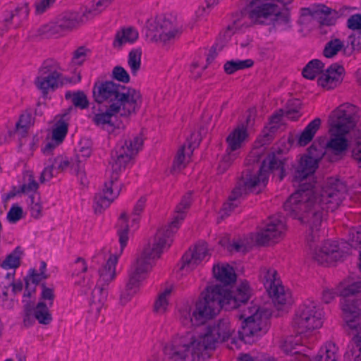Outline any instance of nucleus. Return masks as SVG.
<instances>
[{
  "label": "nucleus",
  "instance_id": "40",
  "mask_svg": "<svg viewBox=\"0 0 361 361\" xmlns=\"http://www.w3.org/2000/svg\"><path fill=\"white\" fill-rule=\"evenodd\" d=\"M253 64L254 62L251 59L231 60L225 63L224 69L227 74L231 75L237 71L250 68L253 66Z\"/></svg>",
  "mask_w": 361,
  "mask_h": 361
},
{
  "label": "nucleus",
  "instance_id": "49",
  "mask_svg": "<svg viewBox=\"0 0 361 361\" xmlns=\"http://www.w3.org/2000/svg\"><path fill=\"white\" fill-rule=\"evenodd\" d=\"M352 156L361 167V131L353 130Z\"/></svg>",
  "mask_w": 361,
  "mask_h": 361
},
{
  "label": "nucleus",
  "instance_id": "41",
  "mask_svg": "<svg viewBox=\"0 0 361 361\" xmlns=\"http://www.w3.org/2000/svg\"><path fill=\"white\" fill-rule=\"evenodd\" d=\"M142 50L137 48L131 50L128 56V65L133 75H137L141 68Z\"/></svg>",
  "mask_w": 361,
  "mask_h": 361
},
{
  "label": "nucleus",
  "instance_id": "36",
  "mask_svg": "<svg viewBox=\"0 0 361 361\" xmlns=\"http://www.w3.org/2000/svg\"><path fill=\"white\" fill-rule=\"evenodd\" d=\"M138 38L137 31L132 27L123 28L118 32L114 42V47H120L123 44L134 42Z\"/></svg>",
  "mask_w": 361,
  "mask_h": 361
},
{
  "label": "nucleus",
  "instance_id": "46",
  "mask_svg": "<svg viewBox=\"0 0 361 361\" xmlns=\"http://www.w3.org/2000/svg\"><path fill=\"white\" fill-rule=\"evenodd\" d=\"M344 46V43L339 39H332L326 44L323 51L324 56L326 58H332L336 56Z\"/></svg>",
  "mask_w": 361,
  "mask_h": 361
},
{
  "label": "nucleus",
  "instance_id": "38",
  "mask_svg": "<svg viewBox=\"0 0 361 361\" xmlns=\"http://www.w3.org/2000/svg\"><path fill=\"white\" fill-rule=\"evenodd\" d=\"M324 64L319 59H313L307 63L302 70V75L309 80H313L319 74L322 73Z\"/></svg>",
  "mask_w": 361,
  "mask_h": 361
},
{
  "label": "nucleus",
  "instance_id": "6",
  "mask_svg": "<svg viewBox=\"0 0 361 361\" xmlns=\"http://www.w3.org/2000/svg\"><path fill=\"white\" fill-rule=\"evenodd\" d=\"M361 291V281H344L338 287L341 297L342 317L348 334L352 336L350 348L345 355V361H361V300L354 295Z\"/></svg>",
  "mask_w": 361,
  "mask_h": 361
},
{
  "label": "nucleus",
  "instance_id": "1",
  "mask_svg": "<svg viewBox=\"0 0 361 361\" xmlns=\"http://www.w3.org/2000/svg\"><path fill=\"white\" fill-rule=\"evenodd\" d=\"M346 194L345 183L330 178L320 188H313L310 185L302 186L285 202V210L308 228L306 240L310 247L320 237L324 213L336 209L345 198Z\"/></svg>",
  "mask_w": 361,
  "mask_h": 361
},
{
  "label": "nucleus",
  "instance_id": "7",
  "mask_svg": "<svg viewBox=\"0 0 361 361\" xmlns=\"http://www.w3.org/2000/svg\"><path fill=\"white\" fill-rule=\"evenodd\" d=\"M283 159L280 153L269 155L262 162L260 169L257 171H246L242 176L239 185L236 186L229 196L221 210V216H228L230 212L236 207L239 203V198L244 194L250 192L259 193L262 191L268 182L269 171L277 173L279 180H281L284 176Z\"/></svg>",
  "mask_w": 361,
  "mask_h": 361
},
{
  "label": "nucleus",
  "instance_id": "27",
  "mask_svg": "<svg viewBox=\"0 0 361 361\" xmlns=\"http://www.w3.org/2000/svg\"><path fill=\"white\" fill-rule=\"evenodd\" d=\"M133 158L127 154L124 149L116 147L114 154L111 155V166L113 175H117L123 172L126 169L130 167L133 164Z\"/></svg>",
  "mask_w": 361,
  "mask_h": 361
},
{
  "label": "nucleus",
  "instance_id": "63",
  "mask_svg": "<svg viewBox=\"0 0 361 361\" xmlns=\"http://www.w3.org/2000/svg\"><path fill=\"white\" fill-rule=\"evenodd\" d=\"M348 27L351 30L361 29V15L355 14L350 16L347 22Z\"/></svg>",
  "mask_w": 361,
  "mask_h": 361
},
{
  "label": "nucleus",
  "instance_id": "18",
  "mask_svg": "<svg viewBox=\"0 0 361 361\" xmlns=\"http://www.w3.org/2000/svg\"><path fill=\"white\" fill-rule=\"evenodd\" d=\"M260 277L275 305H283L290 302V293L282 285L276 270L264 268L261 271Z\"/></svg>",
  "mask_w": 361,
  "mask_h": 361
},
{
  "label": "nucleus",
  "instance_id": "24",
  "mask_svg": "<svg viewBox=\"0 0 361 361\" xmlns=\"http://www.w3.org/2000/svg\"><path fill=\"white\" fill-rule=\"evenodd\" d=\"M338 247L336 243L325 241L313 251V257L320 264H329L336 261L339 257Z\"/></svg>",
  "mask_w": 361,
  "mask_h": 361
},
{
  "label": "nucleus",
  "instance_id": "12",
  "mask_svg": "<svg viewBox=\"0 0 361 361\" xmlns=\"http://www.w3.org/2000/svg\"><path fill=\"white\" fill-rule=\"evenodd\" d=\"M147 37L150 41L169 46L179 38L181 26L176 19L171 16H158L148 20Z\"/></svg>",
  "mask_w": 361,
  "mask_h": 361
},
{
  "label": "nucleus",
  "instance_id": "9",
  "mask_svg": "<svg viewBox=\"0 0 361 361\" xmlns=\"http://www.w3.org/2000/svg\"><path fill=\"white\" fill-rule=\"evenodd\" d=\"M248 2V18L254 23L269 25L276 27H289V16L281 12L276 3L279 0H247Z\"/></svg>",
  "mask_w": 361,
  "mask_h": 361
},
{
  "label": "nucleus",
  "instance_id": "10",
  "mask_svg": "<svg viewBox=\"0 0 361 361\" xmlns=\"http://www.w3.org/2000/svg\"><path fill=\"white\" fill-rule=\"evenodd\" d=\"M255 120V116L249 114L245 120H242L228 135L226 154L218 166L220 173L225 172L239 157L240 149L248 138L249 131L254 126Z\"/></svg>",
  "mask_w": 361,
  "mask_h": 361
},
{
  "label": "nucleus",
  "instance_id": "19",
  "mask_svg": "<svg viewBox=\"0 0 361 361\" xmlns=\"http://www.w3.org/2000/svg\"><path fill=\"white\" fill-rule=\"evenodd\" d=\"M87 21V18L84 16V12L82 15L76 12H66L61 15L55 22L44 25L41 28V32L48 37L58 36Z\"/></svg>",
  "mask_w": 361,
  "mask_h": 361
},
{
  "label": "nucleus",
  "instance_id": "22",
  "mask_svg": "<svg viewBox=\"0 0 361 361\" xmlns=\"http://www.w3.org/2000/svg\"><path fill=\"white\" fill-rule=\"evenodd\" d=\"M209 257L207 245L200 243L193 248L190 249L182 257L180 269L182 274H187L195 269L202 261Z\"/></svg>",
  "mask_w": 361,
  "mask_h": 361
},
{
  "label": "nucleus",
  "instance_id": "16",
  "mask_svg": "<svg viewBox=\"0 0 361 361\" xmlns=\"http://www.w3.org/2000/svg\"><path fill=\"white\" fill-rule=\"evenodd\" d=\"M302 342V338L299 336L294 337L291 336L288 338L281 348L286 353H292L294 357L290 361H310L309 357L305 354L299 353L296 350V347L300 345ZM338 349L334 343H326L324 346L321 348L318 355L312 361H337Z\"/></svg>",
  "mask_w": 361,
  "mask_h": 361
},
{
  "label": "nucleus",
  "instance_id": "8",
  "mask_svg": "<svg viewBox=\"0 0 361 361\" xmlns=\"http://www.w3.org/2000/svg\"><path fill=\"white\" fill-rule=\"evenodd\" d=\"M286 233V226L283 220L279 216H272L268 220L264 228L251 238L238 239L232 243L221 240L219 243L231 252H245L251 247L254 243L258 245H265L269 242H278L283 239Z\"/></svg>",
  "mask_w": 361,
  "mask_h": 361
},
{
  "label": "nucleus",
  "instance_id": "21",
  "mask_svg": "<svg viewBox=\"0 0 361 361\" xmlns=\"http://www.w3.org/2000/svg\"><path fill=\"white\" fill-rule=\"evenodd\" d=\"M121 190V183L118 176L111 174L110 179L105 182L102 190L95 195L93 204L94 212L101 213L108 208L118 197Z\"/></svg>",
  "mask_w": 361,
  "mask_h": 361
},
{
  "label": "nucleus",
  "instance_id": "3",
  "mask_svg": "<svg viewBox=\"0 0 361 361\" xmlns=\"http://www.w3.org/2000/svg\"><path fill=\"white\" fill-rule=\"evenodd\" d=\"M251 290L247 282L240 283L235 291L231 292L217 284L209 283L197 300L192 304H183L178 310V318L185 326H200L214 317L221 308L235 309L248 300Z\"/></svg>",
  "mask_w": 361,
  "mask_h": 361
},
{
  "label": "nucleus",
  "instance_id": "52",
  "mask_svg": "<svg viewBox=\"0 0 361 361\" xmlns=\"http://www.w3.org/2000/svg\"><path fill=\"white\" fill-rule=\"evenodd\" d=\"M89 50L84 47H80L73 53L71 64L73 66H81L86 60Z\"/></svg>",
  "mask_w": 361,
  "mask_h": 361
},
{
  "label": "nucleus",
  "instance_id": "20",
  "mask_svg": "<svg viewBox=\"0 0 361 361\" xmlns=\"http://www.w3.org/2000/svg\"><path fill=\"white\" fill-rule=\"evenodd\" d=\"M324 154L323 147L321 146L317 147L315 143H313L308 149L307 154L301 157L299 165L295 172L294 181L301 182L313 175Z\"/></svg>",
  "mask_w": 361,
  "mask_h": 361
},
{
  "label": "nucleus",
  "instance_id": "47",
  "mask_svg": "<svg viewBox=\"0 0 361 361\" xmlns=\"http://www.w3.org/2000/svg\"><path fill=\"white\" fill-rule=\"evenodd\" d=\"M108 6L102 0H94L92 6L84 11V16L88 21L99 15Z\"/></svg>",
  "mask_w": 361,
  "mask_h": 361
},
{
  "label": "nucleus",
  "instance_id": "25",
  "mask_svg": "<svg viewBox=\"0 0 361 361\" xmlns=\"http://www.w3.org/2000/svg\"><path fill=\"white\" fill-rule=\"evenodd\" d=\"M50 164L44 167L41 173L40 181L44 183L51 180L59 173L68 170L71 166V161L66 157L60 155L53 159L49 160Z\"/></svg>",
  "mask_w": 361,
  "mask_h": 361
},
{
  "label": "nucleus",
  "instance_id": "58",
  "mask_svg": "<svg viewBox=\"0 0 361 361\" xmlns=\"http://www.w3.org/2000/svg\"><path fill=\"white\" fill-rule=\"evenodd\" d=\"M61 141H56L54 137L48 136L46 139L44 146L42 148V152L44 154H49L54 149L61 145Z\"/></svg>",
  "mask_w": 361,
  "mask_h": 361
},
{
  "label": "nucleus",
  "instance_id": "32",
  "mask_svg": "<svg viewBox=\"0 0 361 361\" xmlns=\"http://www.w3.org/2000/svg\"><path fill=\"white\" fill-rule=\"evenodd\" d=\"M307 11L322 25H330L334 23V19L331 16V10L323 4L313 5Z\"/></svg>",
  "mask_w": 361,
  "mask_h": 361
},
{
  "label": "nucleus",
  "instance_id": "59",
  "mask_svg": "<svg viewBox=\"0 0 361 361\" xmlns=\"http://www.w3.org/2000/svg\"><path fill=\"white\" fill-rule=\"evenodd\" d=\"M56 0H37L35 2V13L42 14L51 8Z\"/></svg>",
  "mask_w": 361,
  "mask_h": 361
},
{
  "label": "nucleus",
  "instance_id": "60",
  "mask_svg": "<svg viewBox=\"0 0 361 361\" xmlns=\"http://www.w3.org/2000/svg\"><path fill=\"white\" fill-rule=\"evenodd\" d=\"M23 209L18 205H13L7 214L10 222L15 223L22 218Z\"/></svg>",
  "mask_w": 361,
  "mask_h": 361
},
{
  "label": "nucleus",
  "instance_id": "17",
  "mask_svg": "<svg viewBox=\"0 0 361 361\" xmlns=\"http://www.w3.org/2000/svg\"><path fill=\"white\" fill-rule=\"evenodd\" d=\"M61 68L58 62L52 59L44 61L38 71L35 84L44 94L49 90H54L59 86L61 74Z\"/></svg>",
  "mask_w": 361,
  "mask_h": 361
},
{
  "label": "nucleus",
  "instance_id": "28",
  "mask_svg": "<svg viewBox=\"0 0 361 361\" xmlns=\"http://www.w3.org/2000/svg\"><path fill=\"white\" fill-rule=\"evenodd\" d=\"M67 116L68 114H57L51 122L50 136L56 141L63 142L66 137L70 122Z\"/></svg>",
  "mask_w": 361,
  "mask_h": 361
},
{
  "label": "nucleus",
  "instance_id": "48",
  "mask_svg": "<svg viewBox=\"0 0 361 361\" xmlns=\"http://www.w3.org/2000/svg\"><path fill=\"white\" fill-rule=\"evenodd\" d=\"M28 13L29 9L27 4H24L22 6L17 7L15 11L10 14L9 18H6V20H10L15 24L18 25L20 22L27 18Z\"/></svg>",
  "mask_w": 361,
  "mask_h": 361
},
{
  "label": "nucleus",
  "instance_id": "14",
  "mask_svg": "<svg viewBox=\"0 0 361 361\" xmlns=\"http://www.w3.org/2000/svg\"><path fill=\"white\" fill-rule=\"evenodd\" d=\"M238 317L242 323L238 335L242 341H247L246 339L250 338H258L267 331L266 317L257 305L251 304L244 307Z\"/></svg>",
  "mask_w": 361,
  "mask_h": 361
},
{
  "label": "nucleus",
  "instance_id": "31",
  "mask_svg": "<svg viewBox=\"0 0 361 361\" xmlns=\"http://www.w3.org/2000/svg\"><path fill=\"white\" fill-rule=\"evenodd\" d=\"M172 290L173 287L169 286L159 291L153 307V310L156 314L163 315L169 311Z\"/></svg>",
  "mask_w": 361,
  "mask_h": 361
},
{
  "label": "nucleus",
  "instance_id": "5",
  "mask_svg": "<svg viewBox=\"0 0 361 361\" xmlns=\"http://www.w3.org/2000/svg\"><path fill=\"white\" fill-rule=\"evenodd\" d=\"M92 97L100 113H134L142 103L139 90L126 87L113 81L97 82L92 89Z\"/></svg>",
  "mask_w": 361,
  "mask_h": 361
},
{
  "label": "nucleus",
  "instance_id": "44",
  "mask_svg": "<svg viewBox=\"0 0 361 361\" xmlns=\"http://www.w3.org/2000/svg\"><path fill=\"white\" fill-rule=\"evenodd\" d=\"M35 122L34 118L32 114H21L18 121L16 125V130L17 133L24 137L27 130L33 126Z\"/></svg>",
  "mask_w": 361,
  "mask_h": 361
},
{
  "label": "nucleus",
  "instance_id": "33",
  "mask_svg": "<svg viewBox=\"0 0 361 361\" xmlns=\"http://www.w3.org/2000/svg\"><path fill=\"white\" fill-rule=\"evenodd\" d=\"M192 151L193 149L191 145H184L182 146L178 149L174 159L172 170L176 172L184 169L187 164L190 161Z\"/></svg>",
  "mask_w": 361,
  "mask_h": 361
},
{
  "label": "nucleus",
  "instance_id": "2",
  "mask_svg": "<svg viewBox=\"0 0 361 361\" xmlns=\"http://www.w3.org/2000/svg\"><path fill=\"white\" fill-rule=\"evenodd\" d=\"M237 334L235 326L228 319H219L208 325L203 334L189 331L176 335L164 345V355L170 361H185L190 355L199 357L204 350L228 341L230 349H239L242 339Z\"/></svg>",
  "mask_w": 361,
  "mask_h": 361
},
{
  "label": "nucleus",
  "instance_id": "51",
  "mask_svg": "<svg viewBox=\"0 0 361 361\" xmlns=\"http://www.w3.org/2000/svg\"><path fill=\"white\" fill-rule=\"evenodd\" d=\"M284 114H273L269 120L268 128L271 133L281 129L285 126Z\"/></svg>",
  "mask_w": 361,
  "mask_h": 361
},
{
  "label": "nucleus",
  "instance_id": "34",
  "mask_svg": "<svg viewBox=\"0 0 361 361\" xmlns=\"http://www.w3.org/2000/svg\"><path fill=\"white\" fill-rule=\"evenodd\" d=\"M109 288L97 283L92 292L91 305L97 312L101 311L107 300Z\"/></svg>",
  "mask_w": 361,
  "mask_h": 361
},
{
  "label": "nucleus",
  "instance_id": "26",
  "mask_svg": "<svg viewBox=\"0 0 361 361\" xmlns=\"http://www.w3.org/2000/svg\"><path fill=\"white\" fill-rule=\"evenodd\" d=\"M343 72V66L334 63L329 66L325 72L322 73L317 82L319 85L324 88L332 89L341 82Z\"/></svg>",
  "mask_w": 361,
  "mask_h": 361
},
{
  "label": "nucleus",
  "instance_id": "45",
  "mask_svg": "<svg viewBox=\"0 0 361 361\" xmlns=\"http://www.w3.org/2000/svg\"><path fill=\"white\" fill-rule=\"evenodd\" d=\"M27 202L31 216L35 219L39 218L42 212V205L39 194L34 193L30 195Z\"/></svg>",
  "mask_w": 361,
  "mask_h": 361
},
{
  "label": "nucleus",
  "instance_id": "4",
  "mask_svg": "<svg viewBox=\"0 0 361 361\" xmlns=\"http://www.w3.org/2000/svg\"><path fill=\"white\" fill-rule=\"evenodd\" d=\"M191 203V194L183 197L176 206L171 223L166 227L159 229L155 235L153 244L147 245L141 255L132 265L129 271V279L125 292L121 295V300L128 302L139 290L142 282L151 271L154 261L160 257L164 250L169 248L172 243V236L176 233Z\"/></svg>",
  "mask_w": 361,
  "mask_h": 361
},
{
  "label": "nucleus",
  "instance_id": "39",
  "mask_svg": "<svg viewBox=\"0 0 361 361\" xmlns=\"http://www.w3.org/2000/svg\"><path fill=\"white\" fill-rule=\"evenodd\" d=\"M66 99H69L71 102L80 110L87 109L89 106V100L87 95L82 91L67 92L65 94Z\"/></svg>",
  "mask_w": 361,
  "mask_h": 361
},
{
  "label": "nucleus",
  "instance_id": "35",
  "mask_svg": "<svg viewBox=\"0 0 361 361\" xmlns=\"http://www.w3.org/2000/svg\"><path fill=\"white\" fill-rule=\"evenodd\" d=\"M321 125V120L318 118L312 121L300 134L298 143L300 146H305L312 141Z\"/></svg>",
  "mask_w": 361,
  "mask_h": 361
},
{
  "label": "nucleus",
  "instance_id": "23",
  "mask_svg": "<svg viewBox=\"0 0 361 361\" xmlns=\"http://www.w3.org/2000/svg\"><path fill=\"white\" fill-rule=\"evenodd\" d=\"M94 123L109 133L125 128L129 121L128 114H94Z\"/></svg>",
  "mask_w": 361,
  "mask_h": 361
},
{
  "label": "nucleus",
  "instance_id": "53",
  "mask_svg": "<svg viewBox=\"0 0 361 361\" xmlns=\"http://www.w3.org/2000/svg\"><path fill=\"white\" fill-rule=\"evenodd\" d=\"M80 158H78V157L75 159H71V166L68 168V170L72 173L76 174L81 180L85 178V173H84V165L82 164V161L80 160Z\"/></svg>",
  "mask_w": 361,
  "mask_h": 361
},
{
  "label": "nucleus",
  "instance_id": "30",
  "mask_svg": "<svg viewBox=\"0 0 361 361\" xmlns=\"http://www.w3.org/2000/svg\"><path fill=\"white\" fill-rule=\"evenodd\" d=\"M214 278L219 282L230 285L236 280V274L233 267L226 263H218L213 267Z\"/></svg>",
  "mask_w": 361,
  "mask_h": 361
},
{
  "label": "nucleus",
  "instance_id": "64",
  "mask_svg": "<svg viewBox=\"0 0 361 361\" xmlns=\"http://www.w3.org/2000/svg\"><path fill=\"white\" fill-rule=\"evenodd\" d=\"M147 202V197L142 196L140 197L137 201L136 202L133 210V214L134 216H140L141 213L144 211Z\"/></svg>",
  "mask_w": 361,
  "mask_h": 361
},
{
  "label": "nucleus",
  "instance_id": "55",
  "mask_svg": "<svg viewBox=\"0 0 361 361\" xmlns=\"http://www.w3.org/2000/svg\"><path fill=\"white\" fill-rule=\"evenodd\" d=\"M113 78L121 82L128 83L130 82V75L121 66H116L112 71Z\"/></svg>",
  "mask_w": 361,
  "mask_h": 361
},
{
  "label": "nucleus",
  "instance_id": "54",
  "mask_svg": "<svg viewBox=\"0 0 361 361\" xmlns=\"http://www.w3.org/2000/svg\"><path fill=\"white\" fill-rule=\"evenodd\" d=\"M14 273H7L5 276H0V292L6 296L8 290L13 284Z\"/></svg>",
  "mask_w": 361,
  "mask_h": 361
},
{
  "label": "nucleus",
  "instance_id": "62",
  "mask_svg": "<svg viewBox=\"0 0 361 361\" xmlns=\"http://www.w3.org/2000/svg\"><path fill=\"white\" fill-rule=\"evenodd\" d=\"M300 111H304V108L300 99H291L288 101L285 113H298Z\"/></svg>",
  "mask_w": 361,
  "mask_h": 361
},
{
  "label": "nucleus",
  "instance_id": "42",
  "mask_svg": "<svg viewBox=\"0 0 361 361\" xmlns=\"http://www.w3.org/2000/svg\"><path fill=\"white\" fill-rule=\"evenodd\" d=\"M49 305L44 302H39L34 310L35 318L42 324H48L51 320V314L49 311Z\"/></svg>",
  "mask_w": 361,
  "mask_h": 361
},
{
  "label": "nucleus",
  "instance_id": "50",
  "mask_svg": "<svg viewBox=\"0 0 361 361\" xmlns=\"http://www.w3.org/2000/svg\"><path fill=\"white\" fill-rule=\"evenodd\" d=\"M92 142L89 139H82L79 143V149L78 151V158H83L85 159L89 158L92 154Z\"/></svg>",
  "mask_w": 361,
  "mask_h": 361
},
{
  "label": "nucleus",
  "instance_id": "57",
  "mask_svg": "<svg viewBox=\"0 0 361 361\" xmlns=\"http://www.w3.org/2000/svg\"><path fill=\"white\" fill-rule=\"evenodd\" d=\"M348 241L350 247L355 249L361 247V228L359 230L353 229L350 231Z\"/></svg>",
  "mask_w": 361,
  "mask_h": 361
},
{
  "label": "nucleus",
  "instance_id": "15",
  "mask_svg": "<svg viewBox=\"0 0 361 361\" xmlns=\"http://www.w3.org/2000/svg\"><path fill=\"white\" fill-rule=\"evenodd\" d=\"M323 322L322 310L315 302L309 301L298 307L292 324L298 334H304L321 328Z\"/></svg>",
  "mask_w": 361,
  "mask_h": 361
},
{
  "label": "nucleus",
  "instance_id": "61",
  "mask_svg": "<svg viewBox=\"0 0 361 361\" xmlns=\"http://www.w3.org/2000/svg\"><path fill=\"white\" fill-rule=\"evenodd\" d=\"M359 111H361L360 107L346 102L338 106L333 113H358Z\"/></svg>",
  "mask_w": 361,
  "mask_h": 361
},
{
  "label": "nucleus",
  "instance_id": "13",
  "mask_svg": "<svg viewBox=\"0 0 361 361\" xmlns=\"http://www.w3.org/2000/svg\"><path fill=\"white\" fill-rule=\"evenodd\" d=\"M329 123L330 138L326 147L339 154L349 146L345 135L355 130V121L350 114H333L329 117Z\"/></svg>",
  "mask_w": 361,
  "mask_h": 361
},
{
  "label": "nucleus",
  "instance_id": "43",
  "mask_svg": "<svg viewBox=\"0 0 361 361\" xmlns=\"http://www.w3.org/2000/svg\"><path fill=\"white\" fill-rule=\"evenodd\" d=\"M23 250L16 247L11 254H9L1 263V267L4 269H16L20 264V259L23 256Z\"/></svg>",
  "mask_w": 361,
  "mask_h": 361
},
{
  "label": "nucleus",
  "instance_id": "56",
  "mask_svg": "<svg viewBox=\"0 0 361 361\" xmlns=\"http://www.w3.org/2000/svg\"><path fill=\"white\" fill-rule=\"evenodd\" d=\"M350 48L353 51L361 49V34H352L348 36L346 42V48Z\"/></svg>",
  "mask_w": 361,
  "mask_h": 361
},
{
  "label": "nucleus",
  "instance_id": "11",
  "mask_svg": "<svg viewBox=\"0 0 361 361\" xmlns=\"http://www.w3.org/2000/svg\"><path fill=\"white\" fill-rule=\"evenodd\" d=\"M117 234L119 238L120 249L118 251L113 252L105 249L108 252V257L105 264L98 270V279L97 283L101 286H105L109 288L116 276V264L118 257L122 254L123 249L128 241V225L127 223V216L126 214H122L117 224Z\"/></svg>",
  "mask_w": 361,
  "mask_h": 361
},
{
  "label": "nucleus",
  "instance_id": "29",
  "mask_svg": "<svg viewBox=\"0 0 361 361\" xmlns=\"http://www.w3.org/2000/svg\"><path fill=\"white\" fill-rule=\"evenodd\" d=\"M143 144V135L137 133L128 135L117 147L124 149L127 154L135 158L139 152L142 149Z\"/></svg>",
  "mask_w": 361,
  "mask_h": 361
},
{
  "label": "nucleus",
  "instance_id": "37",
  "mask_svg": "<svg viewBox=\"0 0 361 361\" xmlns=\"http://www.w3.org/2000/svg\"><path fill=\"white\" fill-rule=\"evenodd\" d=\"M38 183L35 180L34 174L32 171H27L23 173V183L20 186V190L23 193L30 196L37 192Z\"/></svg>",
  "mask_w": 361,
  "mask_h": 361
}]
</instances>
